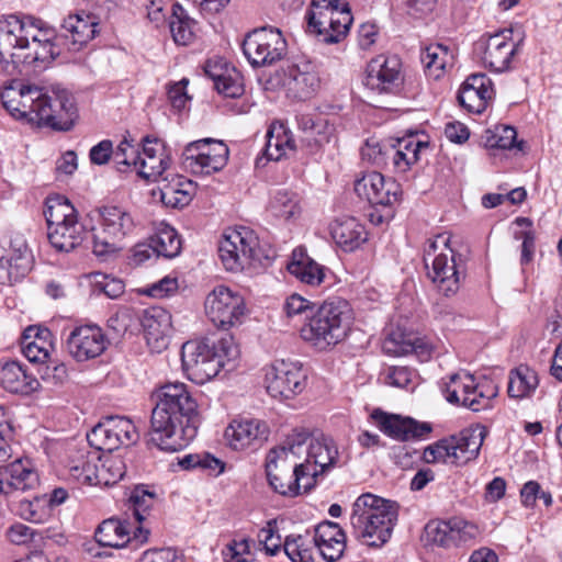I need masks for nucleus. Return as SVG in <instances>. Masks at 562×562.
Returning <instances> with one entry per match:
<instances>
[{
	"instance_id": "1",
	"label": "nucleus",
	"mask_w": 562,
	"mask_h": 562,
	"mask_svg": "<svg viewBox=\"0 0 562 562\" xmlns=\"http://www.w3.org/2000/svg\"><path fill=\"white\" fill-rule=\"evenodd\" d=\"M338 457L331 438L296 428L282 445L269 450L266 474L274 492L294 497L301 488L304 493L311 492L318 479L336 465Z\"/></svg>"
},
{
	"instance_id": "2",
	"label": "nucleus",
	"mask_w": 562,
	"mask_h": 562,
	"mask_svg": "<svg viewBox=\"0 0 562 562\" xmlns=\"http://www.w3.org/2000/svg\"><path fill=\"white\" fill-rule=\"evenodd\" d=\"M151 412L150 441L164 451H179L198 434L200 417L196 401L184 383H167L156 393Z\"/></svg>"
},
{
	"instance_id": "3",
	"label": "nucleus",
	"mask_w": 562,
	"mask_h": 562,
	"mask_svg": "<svg viewBox=\"0 0 562 562\" xmlns=\"http://www.w3.org/2000/svg\"><path fill=\"white\" fill-rule=\"evenodd\" d=\"M397 517L398 505L395 502L364 493L351 507V533L361 543L380 548L390 540Z\"/></svg>"
},
{
	"instance_id": "4",
	"label": "nucleus",
	"mask_w": 562,
	"mask_h": 562,
	"mask_svg": "<svg viewBox=\"0 0 562 562\" xmlns=\"http://www.w3.org/2000/svg\"><path fill=\"white\" fill-rule=\"evenodd\" d=\"M352 319L350 304L341 297H333L312 312L300 334L313 348L319 351L329 350L347 338Z\"/></svg>"
},
{
	"instance_id": "5",
	"label": "nucleus",
	"mask_w": 562,
	"mask_h": 562,
	"mask_svg": "<svg viewBox=\"0 0 562 562\" xmlns=\"http://www.w3.org/2000/svg\"><path fill=\"white\" fill-rule=\"evenodd\" d=\"M238 355V347L227 334L217 341L211 338L190 340L181 348L182 369L188 379L203 384L218 374L225 361H232Z\"/></svg>"
},
{
	"instance_id": "6",
	"label": "nucleus",
	"mask_w": 562,
	"mask_h": 562,
	"mask_svg": "<svg viewBox=\"0 0 562 562\" xmlns=\"http://www.w3.org/2000/svg\"><path fill=\"white\" fill-rule=\"evenodd\" d=\"M97 225L92 228V251L106 261L122 249V241L130 237L136 222L133 214L123 206L106 204L98 207Z\"/></svg>"
},
{
	"instance_id": "7",
	"label": "nucleus",
	"mask_w": 562,
	"mask_h": 562,
	"mask_svg": "<svg viewBox=\"0 0 562 562\" xmlns=\"http://www.w3.org/2000/svg\"><path fill=\"white\" fill-rule=\"evenodd\" d=\"M305 19L306 32L325 44L339 43L353 20L349 4L342 0H312Z\"/></svg>"
},
{
	"instance_id": "8",
	"label": "nucleus",
	"mask_w": 562,
	"mask_h": 562,
	"mask_svg": "<svg viewBox=\"0 0 562 562\" xmlns=\"http://www.w3.org/2000/svg\"><path fill=\"white\" fill-rule=\"evenodd\" d=\"M449 244L450 236L438 234L428 239L424 248L427 277L445 296H452L459 291L461 278L456 254Z\"/></svg>"
},
{
	"instance_id": "9",
	"label": "nucleus",
	"mask_w": 562,
	"mask_h": 562,
	"mask_svg": "<svg viewBox=\"0 0 562 562\" xmlns=\"http://www.w3.org/2000/svg\"><path fill=\"white\" fill-rule=\"evenodd\" d=\"M487 428L476 424L462 429L458 435L438 440L425 448L423 458L427 463L462 465L477 458Z\"/></svg>"
},
{
	"instance_id": "10",
	"label": "nucleus",
	"mask_w": 562,
	"mask_h": 562,
	"mask_svg": "<svg viewBox=\"0 0 562 562\" xmlns=\"http://www.w3.org/2000/svg\"><path fill=\"white\" fill-rule=\"evenodd\" d=\"M40 19L23 13L3 14L0 16V68L10 71L16 68L21 61V54L15 50H24L29 46V40L35 38Z\"/></svg>"
},
{
	"instance_id": "11",
	"label": "nucleus",
	"mask_w": 562,
	"mask_h": 562,
	"mask_svg": "<svg viewBox=\"0 0 562 562\" xmlns=\"http://www.w3.org/2000/svg\"><path fill=\"white\" fill-rule=\"evenodd\" d=\"M220 258L227 271L237 272L254 265H262V252L257 235L248 227L228 228L218 246Z\"/></svg>"
},
{
	"instance_id": "12",
	"label": "nucleus",
	"mask_w": 562,
	"mask_h": 562,
	"mask_svg": "<svg viewBox=\"0 0 562 562\" xmlns=\"http://www.w3.org/2000/svg\"><path fill=\"white\" fill-rule=\"evenodd\" d=\"M443 392L449 403L480 412L491 407L492 400L498 394V387L490 379L476 380L468 372H459L450 375Z\"/></svg>"
},
{
	"instance_id": "13",
	"label": "nucleus",
	"mask_w": 562,
	"mask_h": 562,
	"mask_svg": "<svg viewBox=\"0 0 562 562\" xmlns=\"http://www.w3.org/2000/svg\"><path fill=\"white\" fill-rule=\"evenodd\" d=\"M405 76L402 60L396 55H379L366 69L363 85L378 95H398L404 89Z\"/></svg>"
},
{
	"instance_id": "14",
	"label": "nucleus",
	"mask_w": 562,
	"mask_h": 562,
	"mask_svg": "<svg viewBox=\"0 0 562 562\" xmlns=\"http://www.w3.org/2000/svg\"><path fill=\"white\" fill-rule=\"evenodd\" d=\"M286 42L280 30L261 27L245 37L241 48L254 67L272 65L286 54Z\"/></svg>"
},
{
	"instance_id": "15",
	"label": "nucleus",
	"mask_w": 562,
	"mask_h": 562,
	"mask_svg": "<svg viewBox=\"0 0 562 562\" xmlns=\"http://www.w3.org/2000/svg\"><path fill=\"white\" fill-rule=\"evenodd\" d=\"M204 307L212 324L225 330L239 325L245 315L244 299L224 285L216 286L207 294Z\"/></svg>"
},
{
	"instance_id": "16",
	"label": "nucleus",
	"mask_w": 562,
	"mask_h": 562,
	"mask_svg": "<svg viewBox=\"0 0 562 562\" xmlns=\"http://www.w3.org/2000/svg\"><path fill=\"white\" fill-rule=\"evenodd\" d=\"M76 117L77 108L74 98L65 89L53 90L52 94L45 93L35 114L37 125L57 131H69Z\"/></svg>"
},
{
	"instance_id": "17",
	"label": "nucleus",
	"mask_w": 562,
	"mask_h": 562,
	"mask_svg": "<svg viewBox=\"0 0 562 562\" xmlns=\"http://www.w3.org/2000/svg\"><path fill=\"white\" fill-rule=\"evenodd\" d=\"M265 381L272 397L290 398L303 391L305 374L296 363L278 360L267 369Z\"/></svg>"
},
{
	"instance_id": "18",
	"label": "nucleus",
	"mask_w": 562,
	"mask_h": 562,
	"mask_svg": "<svg viewBox=\"0 0 562 562\" xmlns=\"http://www.w3.org/2000/svg\"><path fill=\"white\" fill-rule=\"evenodd\" d=\"M425 531L427 538L432 543L443 548L467 544L480 535V529L475 524L460 517L442 521H430L426 525Z\"/></svg>"
},
{
	"instance_id": "19",
	"label": "nucleus",
	"mask_w": 562,
	"mask_h": 562,
	"mask_svg": "<svg viewBox=\"0 0 562 562\" xmlns=\"http://www.w3.org/2000/svg\"><path fill=\"white\" fill-rule=\"evenodd\" d=\"M512 30L505 29L487 38L482 37L476 43V49L483 52L482 59L491 70L502 72L509 68L512 58L519 47V43L512 38Z\"/></svg>"
},
{
	"instance_id": "20",
	"label": "nucleus",
	"mask_w": 562,
	"mask_h": 562,
	"mask_svg": "<svg viewBox=\"0 0 562 562\" xmlns=\"http://www.w3.org/2000/svg\"><path fill=\"white\" fill-rule=\"evenodd\" d=\"M371 418L382 432L398 441L423 439L432 430L429 423L389 414L380 408L373 409Z\"/></svg>"
},
{
	"instance_id": "21",
	"label": "nucleus",
	"mask_w": 562,
	"mask_h": 562,
	"mask_svg": "<svg viewBox=\"0 0 562 562\" xmlns=\"http://www.w3.org/2000/svg\"><path fill=\"white\" fill-rule=\"evenodd\" d=\"M355 191L372 205L391 207L402 193L400 184L393 179H385L380 172L364 175L355 182Z\"/></svg>"
},
{
	"instance_id": "22",
	"label": "nucleus",
	"mask_w": 562,
	"mask_h": 562,
	"mask_svg": "<svg viewBox=\"0 0 562 562\" xmlns=\"http://www.w3.org/2000/svg\"><path fill=\"white\" fill-rule=\"evenodd\" d=\"M67 350L77 361H87L101 356L109 344L97 325L76 327L67 338Z\"/></svg>"
},
{
	"instance_id": "23",
	"label": "nucleus",
	"mask_w": 562,
	"mask_h": 562,
	"mask_svg": "<svg viewBox=\"0 0 562 562\" xmlns=\"http://www.w3.org/2000/svg\"><path fill=\"white\" fill-rule=\"evenodd\" d=\"M130 524L116 518L103 520L94 532V539L100 547L123 548L126 544L137 547L147 542L149 531L138 527L130 537Z\"/></svg>"
},
{
	"instance_id": "24",
	"label": "nucleus",
	"mask_w": 562,
	"mask_h": 562,
	"mask_svg": "<svg viewBox=\"0 0 562 562\" xmlns=\"http://www.w3.org/2000/svg\"><path fill=\"white\" fill-rule=\"evenodd\" d=\"M147 345L160 352L169 344L172 331L171 314L161 306H150L143 311L139 318Z\"/></svg>"
},
{
	"instance_id": "25",
	"label": "nucleus",
	"mask_w": 562,
	"mask_h": 562,
	"mask_svg": "<svg viewBox=\"0 0 562 562\" xmlns=\"http://www.w3.org/2000/svg\"><path fill=\"white\" fill-rule=\"evenodd\" d=\"M97 16L81 12L64 19L58 38L68 42V49L77 52L95 37L99 30Z\"/></svg>"
},
{
	"instance_id": "26",
	"label": "nucleus",
	"mask_w": 562,
	"mask_h": 562,
	"mask_svg": "<svg viewBox=\"0 0 562 562\" xmlns=\"http://www.w3.org/2000/svg\"><path fill=\"white\" fill-rule=\"evenodd\" d=\"M494 94L491 79L484 74L467 78L458 93L460 105L472 113H482Z\"/></svg>"
},
{
	"instance_id": "27",
	"label": "nucleus",
	"mask_w": 562,
	"mask_h": 562,
	"mask_svg": "<svg viewBox=\"0 0 562 562\" xmlns=\"http://www.w3.org/2000/svg\"><path fill=\"white\" fill-rule=\"evenodd\" d=\"M142 144L143 150L136 171L139 177L156 181L168 169L170 157L166 154L165 146L158 138L145 136Z\"/></svg>"
},
{
	"instance_id": "28",
	"label": "nucleus",
	"mask_w": 562,
	"mask_h": 562,
	"mask_svg": "<svg viewBox=\"0 0 562 562\" xmlns=\"http://www.w3.org/2000/svg\"><path fill=\"white\" fill-rule=\"evenodd\" d=\"M268 436L267 424L259 419L234 420L225 430V437L235 450H241L255 443L261 445Z\"/></svg>"
},
{
	"instance_id": "29",
	"label": "nucleus",
	"mask_w": 562,
	"mask_h": 562,
	"mask_svg": "<svg viewBox=\"0 0 562 562\" xmlns=\"http://www.w3.org/2000/svg\"><path fill=\"white\" fill-rule=\"evenodd\" d=\"M314 544L328 562L337 561L346 549V533L337 524L324 520L315 527Z\"/></svg>"
},
{
	"instance_id": "30",
	"label": "nucleus",
	"mask_w": 562,
	"mask_h": 562,
	"mask_svg": "<svg viewBox=\"0 0 562 562\" xmlns=\"http://www.w3.org/2000/svg\"><path fill=\"white\" fill-rule=\"evenodd\" d=\"M204 72L213 81L220 94L235 99L244 93L241 75L222 59L209 60Z\"/></svg>"
},
{
	"instance_id": "31",
	"label": "nucleus",
	"mask_w": 562,
	"mask_h": 562,
	"mask_svg": "<svg viewBox=\"0 0 562 562\" xmlns=\"http://www.w3.org/2000/svg\"><path fill=\"white\" fill-rule=\"evenodd\" d=\"M24 50H27V53L21 54L20 64L34 66L35 68H46L59 55L57 45L52 42L49 33L43 30L42 24L38 25V33H35V38L29 40V46Z\"/></svg>"
},
{
	"instance_id": "32",
	"label": "nucleus",
	"mask_w": 562,
	"mask_h": 562,
	"mask_svg": "<svg viewBox=\"0 0 562 562\" xmlns=\"http://www.w3.org/2000/svg\"><path fill=\"white\" fill-rule=\"evenodd\" d=\"M330 235L335 243L345 251H353L368 239V232L356 217L344 216L330 225Z\"/></svg>"
},
{
	"instance_id": "33",
	"label": "nucleus",
	"mask_w": 562,
	"mask_h": 562,
	"mask_svg": "<svg viewBox=\"0 0 562 562\" xmlns=\"http://www.w3.org/2000/svg\"><path fill=\"white\" fill-rule=\"evenodd\" d=\"M204 146L198 153L199 160L193 162L192 172L195 175H211L222 170L228 160V147L214 138L201 139Z\"/></svg>"
},
{
	"instance_id": "34",
	"label": "nucleus",
	"mask_w": 562,
	"mask_h": 562,
	"mask_svg": "<svg viewBox=\"0 0 562 562\" xmlns=\"http://www.w3.org/2000/svg\"><path fill=\"white\" fill-rule=\"evenodd\" d=\"M0 385L10 393L29 395L38 390L40 382L20 362L9 361L0 368Z\"/></svg>"
},
{
	"instance_id": "35",
	"label": "nucleus",
	"mask_w": 562,
	"mask_h": 562,
	"mask_svg": "<svg viewBox=\"0 0 562 562\" xmlns=\"http://www.w3.org/2000/svg\"><path fill=\"white\" fill-rule=\"evenodd\" d=\"M288 271L302 283L317 286L324 282L327 269L301 249H295L292 252V260L288 263Z\"/></svg>"
},
{
	"instance_id": "36",
	"label": "nucleus",
	"mask_w": 562,
	"mask_h": 562,
	"mask_svg": "<svg viewBox=\"0 0 562 562\" xmlns=\"http://www.w3.org/2000/svg\"><path fill=\"white\" fill-rule=\"evenodd\" d=\"M52 331L37 326L27 327L22 336L23 355L31 362H45L49 356Z\"/></svg>"
},
{
	"instance_id": "37",
	"label": "nucleus",
	"mask_w": 562,
	"mask_h": 562,
	"mask_svg": "<svg viewBox=\"0 0 562 562\" xmlns=\"http://www.w3.org/2000/svg\"><path fill=\"white\" fill-rule=\"evenodd\" d=\"M31 255L24 241H21L13 256H0V283L12 284L31 270Z\"/></svg>"
},
{
	"instance_id": "38",
	"label": "nucleus",
	"mask_w": 562,
	"mask_h": 562,
	"mask_svg": "<svg viewBox=\"0 0 562 562\" xmlns=\"http://www.w3.org/2000/svg\"><path fill=\"white\" fill-rule=\"evenodd\" d=\"M83 235L85 227L78 220L47 227L48 240L58 251H71L82 243Z\"/></svg>"
},
{
	"instance_id": "39",
	"label": "nucleus",
	"mask_w": 562,
	"mask_h": 562,
	"mask_svg": "<svg viewBox=\"0 0 562 562\" xmlns=\"http://www.w3.org/2000/svg\"><path fill=\"white\" fill-rule=\"evenodd\" d=\"M295 151V143L291 131L282 122H274L267 132L265 154L274 161Z\"/></svg>"
},
{
	"instance_id": "40",
	"label": "nucleus",
	"mask_w": 562,
	"mask_h": 562,
	"mask_svg": "<svg viewBox=\"0 0 562 562\" xmlns=\"http://www.w3.org/2000/svg\"><path fill=\"white\" fill-rule=\"evenodd\" d=\"M288 90L300 100L310 98L319 86V78L316 72L310 70V65L303 67L292 65L286 72Z\"/></svg>"
},
{
	"instance_id": "41",
	"label": "nucleus",
	"mask_w": 562,
	"mask_h": 562,
	"mask_svg": "<svg viewBox=\"0 0 562 562\" xmlns=\"http://www.w3.org/2000/svg\"><path fill=\"white\" fill-rule=\"evenodd\" d=\"M8 475V486L11 491L26 492L34 490L40 484L37 472L29 459L18 458L12 463L3 468Z\"/></svg>"
},
{
	"instance_id": "42",
	"label": "nucleus",
	"mask_w": 562,
	"mask_h": 562,
	"mask_svg": "<svg viewBox=\"0 0 562 562\" xmlns=\"http://www.w3.org/2000/svg\"><path fill=\"white\" fill-rule=\"evenodd\" d=\"M538 384L537 372L528 366H519L509 373L507 392L513 398H525L536 391Z\"/></svg>"
},
{
	"instance_id": "43",
	"label": "nucleus",
	"mask_w": 562,
	"mask_h": 562,
	"mask_svg": "<svg viewBox=\"0 0 562 562\" xmlns=\"http://www.w3.org/2000/svg\"><path fill=\"white\" fill-rule=\"evenodd\" d=\"M420 59L429 76L438 79L447 67H452L454 55L448 46L432 44L425 48Z\"/></svg>"
},
{
	"instance_id": "44",
	"label": "nucleus",
	"mask_w": 562,
	"mask_h": 562,
	"mask_svg": "<svg viewBox=\"0 0 562 562\" xmlns=\"http://www.w3.org/2000/svg\"><path fill=\"white\" fill-rule=\"evenodd\" d=\"M157 257L175 258L181 251V239L177 231L166 223H160L150 237Z\"/></svg>"
},
{
	"instance_id": "45",
	"label": "nucleus",
	"mask_w": 562,
	"mask_h": 562,
	"mask_svg": "<svg viewBox=\"0 0 562 562\" xmlns=\"http://www.w3.org/2000/svg\"><path fill=\"white\" fill-rule=\"evenodd\" d=\"M44 215L47 227L78 220L75 206L63 195L46 199Z\"/></svg>"
},
{
	"instance_id": "46",
	"label": "nucleus",
	"mask_w": 562,
	"mask_h": 562,
	"mask_svg": "<svg viewBox=\"0 0 562 562\" xmlns=\"http://www.w3.org/2000/svg\"><path fill=\"white\" fill-rule=\"evenodd\" d=\"M87 440L91 447L100 451L111 452L120 448L110 416L104 417L87 434Z\"/></svg>"
},
{
	"instance_id": "47",
	"label": "nucleus",
	"mask_w": 562,
	"mask_h": 562,
	"mask_svg": "<svg viewBox=\"0 0 562 562\" xmlns=\"http://www.w3.org/2000/svg\"><path fill=\"white\" fill-rule=\"evenodd\" d=\"M179 465L184 470L201 469L213 476H218L225 470V463L209 452L187 454L179 460Z\"/></svg>"
},
{
	"instance_id": "48",
	"label": "nucleus",
	"mask_w": 562,
	"mask_h": 562,
	"mask_svg": "<svg viewBox=\"0 0 562 562\" xmlns=\"http://www.w3.org/2000/svg\"><path fill=\"white\" fill-rule=\"evenodd\" d=\"M173 41L180 45L189 44L193 38V21L186 15L179 4H173L172 16L169 23Z\"/></svg>"
},
{
	"instance_id": "49",
	"label": "nucleus",
	"mask_w": 562,
	"mask_h": 562,
	"mask_svg": "<svg viewBox=\"0 0 562 562\" xmlns=\"http://www.w3.org/2000/svg\"><path fill=\"white\" fill-rule=\"evenodd\" d=\"M484 144L488 148L512 149L520 148L521 143L517 142V132L513 126L496 125L485 132Z\"/></svg>"
},
{
	"instance_id": "50",
	"label": "nucleus",
	"mask_w": 562,
	"mask_h": 562,
	"mask_svg": "<svg viewBox=\"0 0 562 562\" xmlns=\"http://www.w3.org/2000/svg\"><path fill=\"white\" fill-rule=\"evenodd\" d=\"M420 347L422 342L418 339L400 331L391 333L382 345L385 353L396 357L417 352V349Z\"/></svg>"
},
{
	"instance_id": "51",
	"label": "nucleus",
	"mask_w": 562,
	"mask_h": 562,
	"mask_svg": "<svg viewBox=\"0 0 562 562\" xmlns=\"http://www.w3.org/2000/svg\"><path fill=\"white\" fill-rule=\"evenodd\" d=\"M155 503V494L143 486H136L128 497V510L138 522H142Z\"/></svg>"
},
{
	"instance_id": "52",
	"label": "nucleus",
	"mask_w": 562,
	"mask_h": 562,
	"mask_svg": "<svg viewBox=\"0 0 562 562\" xmlns=\"http://www.w3.org/2000/svg\"><path fill=\"white\" fill-rule=\"evenodd\" d=\"M44 92L37 86L24 85L21 100L20 120L29 123H36L35 114L40 106V101H43Z\"/></svg>"
},
{
	"instance_id": "53",
	"label": "nucleus",
	"mask_w": 562,
	"mask_h": 562,
	"mask_svg": "<svg viewBox=\"0 0 562 562\" xmlns=\"http://www.w3.org/2000/svg\"><path fill=\"white\" fill-rule=\"evenodd\" d=\"M270 211L276 217L289 220L300 213V206L293 193L278 191L270 201Z\"/></svg>"
},
{
	"instance_id": "54",
	"label": "nucleus",
	"mask_w": 562,
	"mask_h": 562,
	"mask_svg": "<svg viewBox=\"0 0 562 562\" xmlns=\"http://www.w3.org/2000/svg\"><path fill=\"white\" fill-rule=\"evenodd\" d=\"M69 471L71 476L81 483L100 485L98 464L83 456L69 464Z\"/></svg>"
},
{
	"instance_id": "55",
	"label": "nucleus",
	"mask_w": 562,
	"mask_h": 562,
	"mask_svg": "<svg viewBox=\"0 0 562 562\" xmlns=\"http://www.w3.org/2000/svg\"><path fill=\"white\" fill-rule=\"evenodd\" d=\"M100 485H113L121 481L126 472V467L122 459L110 457L98 464Z\"/></svg>"
},
{
	"instance_id": "56",
	"label": "nucleus",
	"mask_w": 562,
	"mask_h": 562,
	"mask_svg": "<svg viewBox=\"0 0 562 562\" xmlns=\"http://www.w3.org/2000/svg\"><path fill=\"white\" fill-rule=\"evenodd\" d=\"M389 148H391L390 143H381L371 138L361 148V157L374 166L382 167L389 164Z\"/></svg>"
},
{
	"instance_id": "57",
	"label": "nucleus",
	"mask_w": 562,
	"mask_h": 562,
	"mask_svg": "<svg viewBox=\"0 0 562 562\" xmlns=\"http://www.w3.org/2000/svg\"><path fill=\"white\" fill-rule=\"evenodd\" d=\"M297 126L301 131L311 135L314 142L322 145L324 142H328L326 136V130L328 125L323 120H315L311 114H300L296 116Z\"/></svg>"
},
{
	"instance_id": "58",
	"label": "nucleus",
	"mask_w": 562,
	"mask_h": 562,
	"mask_svg": "<svg viewBox=\"0 0 562 562\" xmlns=\"http://www.w3.org/2000/svg\"><path fill=\"white\" fill-rule=\"evenodd\" d=\"M22 91L23 83L13 81L10 86L4 87L0 93L3 108L16 120H20Z\"/></svg>"
},
{
	"instance_id": "59",
	"label": "nucleus",
	"mask_w": 562,
	"mask_h": 562,
	"mask_svg": "<svg viewBox=\"0 0 562 562\" xmlns=\"http://www.w3.org/2000/svg\"><path fill=\"white\" fill-rule=\"evenodd\" d=\"M140 151L138 147L133 145L126 138L123 139L115 149H113V160L117 165L119 170L121 166L124 167H134L137 169V165L139 164Z\"/></svg>"
},
{
	"instance_id": "60",
	"label": "nucleus",
	"mask_w": 562,
	"mask_h": 562,
	"mask_svg": "<svg viewBox=\"0 0 562 562\" xmlns=\"http://www.w3.org/2000/svg\"><path fill=\"white\" fill-rule=\"evenodd\" d=\"M115 437L121 446H131L138 440V432L131 419L122 416H110Z\"/></svg>"
},
{
	"instance_id": "61",
	"label": "nucleus",
	"mask_w": 562,
	"mask_h": 562,
	"mask_svg": "<svg viewBox=\"0 0 562 562\" xmlns=\"http://www.w3.org/2000/svg\"><path fill=\"white\" fill-rule=\"evenodd\" d=\"M283 550L292 562H302L313 548L303 536L290 535L284 540Z\"/></svg>"
},
{
	"instance_id": "62",
	"label": "nucleus",
	"mask_w": 562,
	"mask_h": 562,
	"mask_svg": "<svg viewBox=\"0 0 562 562\" xmlns=\"http://www.w3.org/2000/svg\"><path fill=\"white\" fill-rule=\"evenodd\" d=\"M314 304L299 294L290 295L284 303V312L289 318L304 315L308 321L312 312H314Z\"/></svg>"
},
{
	"instance_id": "63",
	"label": "nucleus",
	"mask_w": 562,
	"mask_h": 562,
	"mask_svg": "<svg viewBox=\"0 0 562 562\" xmlns=\"http://www.w3.org/2000/svg\"><path fill=\"white\" fill-rule=\"evenodd\" d=\"M260 544L263 546V550L268 555H276L281 549V538L276 535V521L270 520L267 526L260 529L258 533Z\"/></svg>"
},
{
	"instance_id": "64",
	"label": "nucleus",
	"mask_w": 562,
	"mask_h": 562,
	"mask_svg": "<svg viewBox=\"0 0 562 562\" xmlns=\"http://www.w3.org/2000/svg\"><path fill=\"white\" fill-rule=\"evenodd\" d=\"M390 146L402 150L409 156L413 155L415 159L419 160V156L423 150L429 148V143L427 140L419 139L417 135H408L396 139L394 143H390Z\"/></svg>"
}]
</instances>
